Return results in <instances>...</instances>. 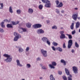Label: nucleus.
<instances>
[{"label":"nucleus","mask_w":80,"mask_h":80,"mask_svg":"<svg viewBox=\"0 0 80 80\" xmlns=\"http://www.w3.org/2000/svg\"><path fill=\"white\" fill-rule=\"evenodd\" d=\"M75 46L76 47H77V48H78L79 47V45L77 42H75Z\"/></svg>","instance_id":"e433bc0d"},{"label":"nucleus","mask_w":80,"mask_h":80,"mask_svg":"<svg viewBox=\"0 0 80 80\" xmlns=\"http://www.w3.org/2000/svg\"><path fill=\"white\" fill-rule=\"evenodd\" d=\"M60 38H61V39H63V38H65V35L63 34H61V35L60 36Z\"/></svg>","instance_id":"393cba45"},{"label":"nucleus","mask_w":80,"mask_h":80,"mask_svg":"<svg viewBox=\"0 0 80 80\" xmlns=\"http://www.w3.org/2000/svg\"><path fill=\"white\" fill-rule=\"evenodd\" d=\"M39 8L40 10H42L43 8V5L42 4H40L39 6Z\"/></svg>","instance_id":"c9c22d12"},{"label":"nucleus","mask_w":80,"mask_h":80,"mask_svg":"<svg viewBox=\"0 0 80 80\" xmlns=\"http://www.w3.org/2000/svg\"><path fill=\"white\" fill-rule=\"evenodd\" d=\"M38 34H43L45 33V31L42 29H38L37 31Z\"/></svg>","instance_id":"423d86ee"},{"label":"nucleus","mask_w":80,"mask_h":80,"mask_svg":"<svg viewBox=\"0 0 80 80\" xmlns=\"http://www.w3.org/2000/svg\"><path fill=\"white\" fill-rule=\"evenodd\" d=\"M56 5H58L59 3V1L58 0H57L56 1Z\"/></svg>","instance_id":"de8ad7c7"},{"label":"nucleus","mask_w":80,"mask_h":80,"mask_svg":"<svg viewBox=\"0 0 80 80\" xmlns=\"http://www.w3.org/2000/svg\"><path fill=\"white\" fill-rule=\"evenodd\" d=\"M52 29H57V27L56 26H54L52 27Z\"/></svg>","instance_id":"58836bf2"},{"label":"nucleus","mask_w":80,"mask_h":80,"mask_svg":"<svg viewBox=\"0 0 80 80\" xmlns=\"http://www.w3.org/2000/svg\"><path fill=\"white\" fill-rule=\"evenodd\" d=\"M4 22H8V20H7V19H5V20H4Z\"/></svg>","instance_id":"5fc2aeb1"},{"label":"nucleus","mask_w":80,"mask_h":80,"mask_svg":"<svg viewBox=\"0 0 80 80\" xmlns=\"http://www.w3.org/2000/svg\"><path fill=\"white\" fill-rule=\"evenodd\" d=\"M63 48H66V46H65V43H64L63 45Z\"/></svg>","instance_id":"09e8293b"},{"label":"nucleus","mask_w":80,"mask_h":80,"mask_svg":"<svg viewBox=\"0 0 80 80\" xmlns=\"http://www.w3.org/2000/svg\"><path fill=\"white\" fill-rule=\"evenodd\" d=\"M16 12L18 14H20L21 13V10L20 9L17 10Z\"/></svg>","instance_id":"c85d7f7f"},{"label":"nucleus","mask_w":80,"mask_h":80,"mask_svg":"<svg viewBox=\"0 0 80 80\" xmlns=\"http://www.w3.org/2000/svg\"><path fill=\"white\" fill-rule=\"evenodd\" d=\"M47 23H50V21L48 20V21H47Z\"/></svg>","instance_id":"052dcab7"},{"label":"nucleus","mask_w":80,"mask_h":80,"mask_svg":"<svg viewBox=\"0 0 80 80\" xmlns=\"http://www.w3.org/2000/svg\"><path fill=\"white\" fill-rule=\"evenodd\" d=\"M46 43L49 46L50 45V42L48 39L46 41Z\"/></svg>","instance_id":"c756f323"},{"label":"nucleus","mask_w":80,"mask_h":80,"mask_svg":"<svg viewBox=\"0 0 80 80\" xmlns=\"http://www.w3.org/2000/svg\"><path fill=\"white\" fill-rule=\"evenodd\" d=\"M65 70L66 73L68 75H70V71H68V70L66 68H65Z\"/></svg>","instance_id":"f3484780"},{"label":"nucleus","mask_w":80,"mask_h":80,"mask_svg":"<svg viewBox=\"0 0 80 80\" xmlns=\"http://www.w3.org/2000/svg\"><path fill=\"white\" fill-rule=\"evenodd\" d=\"M40 67H41L42 68V67H43V65L42 64H40Z\"/></svg>","instance_id":"4d7b16f0"},{"label":"nucleus","mask_w":80,"mask_h":80,"mask_svg":"<svg viewBox=\"0 0 80 80\" xmlns=\"http://www.w3.org/2000/svg\"><path fill=\"white\" fill-rule=\"evenodd\" d=\"M61 13H64V10H62L61 11Z\"/></svg>","instance_id":"13d9d810"},{"label":"nucleus","mask_w":80,"mask_h":80,"mask_svg":"<svg viewBox=\"0 0 80 80\" xmlns=\"http://www.w3.org/2000/svg\"><path fill=\"white\" fill-rule=\"evenodd\" d=\"M72 45H73V41L71 39L69 40L68 41V48H70L72 46Z\"/></svg>","instance_id":"7ed1b4c3"},{"label":"nucleus","mask_w":80,"mask_h":80,"mask_svg":"<svg viewBox=\"0 0 80 80\" xmlns=\"http://www.w3.org/2000/svg\"><path fill=\"white\" fill-rule=\"evenodd\" d=\"M1 7H0V9H3V4L1 3Z\"/></svg>","instance_id":"4c0bfd02"},{"label":"nucleus","mask_w":80,"mask_h":80,"mask_svg":"<svg viewBox=\"0 0 80 80\" xmlns=\"http://www.w3.org/2000/svg\"><path fill=\"white\" fill-rule=\"evenodd\" d=\"M7 27L8 28H13V26L11 24H8L7 25Z\"/></svg>","instance_id":"cd10ccee"},{"label":"nucleus","mask_w":80,"mask_h":80,"mask_svg":"<svg viewBox=\"0 0 80 80\" xmlns=\"http://www.w3.org/2000/svg\"><path fill=\"white\" fill-rule=\"evenodd\" d=\"M26 67L28 68H30L31 67V65L30 64H27L26 65Z\"/></svg>","instance_id":"473e14b6"},{"label":"nucleus","mask_w":80,"mask_h":80,"mask_svg":"<svg viewBox=\"0 0 80 80\" xmlns=\"http://www.w3.org/2000/svg\"><path fill=\"white\" fill-rule=\"evenodd\" d=\"M71 52L72 53H74V49H72Z\"/></svg>","instance_id":"6e6d98bb"},{"label":"nucleus","mask_w":80,"mask_h":80,"mask_svg":"<svg viewBox=\"0 0 80 80\" xmlns=\"http://www.w3.org/2000/svg\"><path fill=\"white\" fill-rule=\"evenodd\" d=\"M21 80H25V79H22Z\"/></svg>","instance_id":"338daca9"},{"label":"nucleus","mask_w":80,"mask_h":80,"mask_svg":"<svg viewBox=\"0 0 80 80\" xmlns=\"http://www.w3.org/2000/svg\"><path fill=\"white\" fill-rule=\"evenodd\" d=\"M60 34L62 35V34H63L64 33V31H61L59 32Z\"/></svg>","instance_id":"8fccbe9b"},{"label":"nucleus","mask_w":80,"mask_h":80,"mask_svg":"<svg viewBox=\"0 0 80 80\" xmlns=\"http://www.w3.org/2000/svg\"><path fill=\"white\" fill-rule=\"evenodd\" d=\"M48 38L47 37H43L41 39L42 41L44 42V43H46L47 41L48 40Z\"/></svg>","instance_id":"ddd939ff"},{"label":"nucleus","mask_w":80,"mask_h":80,"mask_svg":"<svg viewBox=\"0 0 80 80\" xmlns=\"http://www.w3.org/2000/svg\"><path fill=\"white\" fill-rule=\"evenodd\" d=\"M52 50H53L54 51H55L56 50V49H55V47L54 46H52Z\"/></svg>","instance_id":"a18cd8bd"},{"label":"nucleus","mask_w":80,"mask_h":80,"mask_svg":"<svg viewBox=\"0 0 80 80\" xmlns=\"http://www.w3.org/2000/svg\"><path fill=\"white\" fill-rule=\"evenodd\" d=\"M26 55H28V54H27V53H26Z\"/></svg>","instance_id":"774afa93"},{"label":"nucleus","mask_w":80,"mask_h":80,"mask_svg":"<svg viewBox=\"0 0 80 80\" xmlns=\"http://www.w3.org/2000/svg\"><path fill=\"white\" fill-rule=\"evenodd\" d=\"M67 36H68V38L69 39H72V36L70 34H66Z\"/></svg>","instance_id":"2f4dec72"},{"label":"nucleus","mask_w":80,"mask_h":80,"mask_svg":"<svg viewBox=\"0 0 80 80\" xmlns=\"http://www.w3.org/2000/svg\"><path fill=\"white\" fill-rule=\"evenodd\" d=\"M29 49L30 48H29V47H27L26 49V52H28Z\"/></svg>","instance_id":"49530a36"},{"label":"nucleus","mask_w":80,"mask_h":80,"mask_svg":"<svg viewBox=\"0 0 80 80\" xmlns=\"http://www.w3.org/2000/svg\"><path fill=\"white\" fill-rule=\"evenodd\" d=\"M0 58H1V52H0Z\"/></svg>","instance_id":"0e129e2a"},{"label":"nucleus","mask_w":80,"mask_h":80,"mask_svg":"<svg viewBox=\"0 0 80 80\" xmlns=\"http://www.w3.org/2000/svg\"><path fill=\"white\" fill-rule=\"evenodd\" d=\"M2 28H5V25L4 24V22H2L0 24Z\"/></svg>","instance_id":"a878e982"},{"label":"nucleus","mask_w":80,"mask_h":80,"mask_svg":"<svg viewBox=\"0 0 80 80\" xmlns=\"http://www.w3.org/2000/svg\"><path fill=\"white\" fill-rule=\"evenodd\" d=\"M21 28V30H22L23 32H27V28Z\"/></svg>","instance_id":"7c9ffc66"},{"label":"nucleus","mask_w":80,"mask_h":80,"mask_svg":"<svg viewBox=\"0 0 80 80\" xmlns=\"http://www.w3.org/2000/svg\"><path fill=\"white\" fill-rule=\"evenodd\" d=\"M12 23L13 25H17V24H18V23H19V22L17 21L16 22H15L14 21H12Z\"/></svg>","instance_id":"b1692460"},{"label":"nucleus","mask_w":80,"mask_h":80,"mask_svg":"<svg viewBox=\"0 0 80 80\" xmlns=\"http://www.w3.org/2000/svg\"><path fill=\"white\" fill-rule=\"evenodd\" d=\"M80 22H77L76 24V28H78L80 27Z\"/></svg>","instance_id":"4be33fe9"},{"label":"nucleus","mask_w":80,"mask_h":80,"mask_svg":"<svg viewBox=\"0 0 80 80\" xmlns=\"http://www.w3.org/2000/svg\"><path fill=\"white\" fill-rule=\"evenodd\" d=\"M72 18L74 20L76 21L77 19L78 18V14H73L72 15Z\"/></svg>","instance_id":"1a4fd4ad"},{"label":"nucleus","mask_w":80,"mask_h":80,"mask_svg":"<svg viewBox=\"0 0 80 80\" xmlns=\"http://www.w3.org/2000/svg\"><path fill=\"white\" fill-rule=\"evenodd\" d=\"M78 32H79V33H80V29L79 30Z\"/></svg>","instance_id":"69168bd1"},{"label":"nucleus","mask_w":80,"mask_h":80,"mask_svg":"<svg viewBox=\"0 0 80 80\" xmlns=\"http://www.w3.org/2000/svg\"><path fill=\"white\" fill-rule=\"evenodd\" d=\"M62 63H63V65L64 66H65L67 64H66V61L64 60V59H61L60 61Z\"/></svg>","instance_id":"dca6fc26"},{"label":"nucleus","mask_w":80,"mask_h":80,"mask_svg":"<svg viewBox=\"0 0 80 80\" xmlns=\"http://www.w3.org/2000/svg\"><path fill=\"white\" fill-rule=\"evenodd\" d=\"M75 10H78V8H74Z\"/></svg>","instance_id":"680f3d73"},{"label":"nucleus","mask_w":80,"mask_h":80,"mask_svg":"<svg viewBox=\"0 0 80 80\" xmlns=\"http://www.w3.org/2000/svg\"><path fill=\"white\" fill-rule=\"evenodd\" d=\"M57 65V63L55 61H53L52 62V64H49V67L51 68H53L54 69L55 68L54 66H56Z\"/></svg>","instance_id":"20e7f679"},{"label":"nucleus","mask_w":80,"mask_h":80,"mask_svg":"<svg viewBox=\"0 0 80 80\" xmlns=\"http://www.w3.org/2000/svg\"><path fill=\"white\" fill-rule=\"evenodd\" d=\"M68 80H72V78L68 77Z\"/></svg>","instance_id":"864d4df0"},{"label":"nucleus","mask_w":80,"mask_h":80,"mask_svg":"<svg viewBox=\"0 0 80 80\" xmlns=\"http://www.w3.org/2000/svg\"><path fill=\"white\" fill-rule=\"evenodd\" d=\"M56 13L58 14L60 13V10L58 9H56Z\"/></svg>","instance_id":"79ce46f5"},{"label":"nucleus","mask_w":80,"mask_h":80,"mask_svg":"<svg viewBox=\"0 0 80 80\" xmlns=\"http://www.w3.org/2000/svg\"><path fill=\"white\" fill-rule=\"evenodd\" d=\"M16 62L17 63V65L18 66H19V67H23V65L20 64V60H17L16 61Z\"/></svg>","instance_id":"9b49d317"},{"label":"nucleus","mask_w":80,"mask_h":80,"mask_svg":"<svg viewBox=\"0 0 80 80\" xmlns=\"http://www.w3.org/2000/svg\"><path fill=\"white\" fill-rule=\"evenodd\" d=\"M52 45H54L55 47H57L58 45V43L57 42H53L52 43Z\"/></svg>","instance_id":"72a5a7b5"},{"label":"nucleus","mask_w":80,"mask_h":80,"mask_svg":"<svg viewBox=\"0 0 80 80\" xmlns=\"http://www.w3.org/2000/svg\"><path fill=\"white\" fill-rule=\"evenodd\" d=\"M37 61H40V60H41V59L40 57H38L37 58Z\"/></svg>","instance_id":"603ef678"},{"label":"nucleus","mask_w":80,"mask_h":80,"mask_svg":"<svg viewBox=\"0 0 80 80\" xmlns=\"http://www.w3.org/2000/svg\"><path fill=\"white\" fill-rule=\"evenodd\" d=\"M9 12L11 13H13V9H12V6H10L9 8Z\"/></svg>","instance_id":"412c9836"},{"label":"nucleus","mask_w":80,"mask_h":80,"mask_svg":"<svg viewBox=\"0 0 80 80\" xmlns=\"http://www.w3.org/2000/svg\"><path fill=\"white\" fill-rule=\"evenodd\" d=\"M20 38H21V36L20 35H18L17 36H16L14 39V41L15 42H17V41H18V40Z\"/></svg>","instance_id":"6e6552de"},{"label":"nucleus","mask_w":80,"mask_h":80,"mask_svg":"<svg viewBox=\"0 0 80 80\" xmlns=\"http://www.w3.org/2000/svg\"><path fill=\"white\" fill-rule=\"evenodd\" d=\"M75 33H76V31H75V30H74L73 31H72V35H74V34H75Z\"/></svg>","instance_id":"c03bdc74"},{"label":"nucleus","mask_w":80,"mask_h":80,"mask_svg":"<svg viewBox=\"0 0 80 80\" xmlns=\"http://www.w3.org/2000/svg\"><path fill=\"white\" fill-rule=\"evenodd\" d=\"M72 69L74 73H77V71L78 70L77 68L75 66H74L72 67Z\"/></svg>","instance_id":"9d476101"},{"label":"nucleus","mask_w":80,"mask_h":80,"mask_svg":"<svg viewBox=\"0 0 80 80\" xmlns=\"http://www.w3.org/2000/svg\"><path fill=\"white\" fill-rule=\"evenodd\" d=\"M4 32V30H3L2 28H1V29L0 30V32H1V33H3Z\"/></svg>","instance_id":"37998d69"},{"label":"nucleus","mask_w":80,"mask_h":80,"mask_svg":"<svg viewBox=\"0 0 80 80\" xmlns=\"http://www.w3.org/2000/svg\"><path fill=\"white\" fill-rule=\"evenodd\" d=\"M42 24H36L33 25V27L34 28H38L42 27Z\"/></svg>","instance_id":"39448f33"},{"label":"nucleus","mask_w":80,"mask_h":80,"mask_svg":"<svg viewBox=\"0 0 80 80\" xmlns=\"http://www.w3.org/2000/svg\"><path fill=\"white\" fill-rule=\"evenodd\" d=\"M26 26L28 28H31L32 23L30 22H28L26 24Z\"/></svg>","instance_id":"4468645a"},{"label":"nucleus","mask_w":80,"mask_h":80,"mask_svg":"<svg viewBox=\"0 0 80 80\" xmlns=\"http://www.w3.org/2000/svg\"><path fill=\"white\" fill-rule=\"evenodd\" d=\"M41 80H42V78H43L42 77H40L39 78Z\"/></svg>","instance_id":"e2e57ef3"},{"label":"nucleus","mask_w":80,"mask_h":80,"mask_svg":"<svg viewBox=\"0 0 80 80\" xmlns=\"http://www.w3.org/2000/svg\"><path fill=\"white\" fill-rule=\"evenodd\" d=\"M13 33H14V36H15V37H16V36H17V35H20L18 34V33H17V32H14Z\"/></svg>","instance_id":"ea45409f"},{"label":"nucleus","mask_w":80,"mask_h":80,"mask_svg":"<svg viewBox=\"0 0 80 80\" xmlns=\"http://www.w3.org/2000/svg\"><path fill=\"white\" fill-rule=\"evenodd\" d=\"M62 78L64 80H67V77L65 76H63L62 77Z\"/></svg>","instance_id":"a19ab883"},{"label":"nucleus","mask_w":80,"mask_h":80,"mask_svg":"<svg viewBox=\"0 0 80 80\" xmlns=\"http://www.w3.org/2000/svg\"><path fill=\"white\" fill-rule=\"evenodd\" d=\"M50 80H55V78L53 77V76L52 74H51L50 76Z\"/></svg>","instance_id":"5701e85b"},{"label":"nucleus","mask_w":80,"mask_h":80,"mask_svg":"<svg viewBox=\"0 0 80 80\" xmlns=\"http://www.w3.org/2000/svg\"><path fill=\"white\" fill-rule=\"evenodd\" d=\"M42 69H43V70H47V68L45 66V65H43L42 67Z\"/></svg>","instance_id":"f704fd0d"},{"label":"nucleus","mask_w":80,"mask_h":80,"mask_svg":"<svg viewBox=\"0 0 80 80\" xmlns=\"http://www.w3.org/2000/svg\"><path fill=\"white\" fill-rule=\"evenodd\" d=\"M41 53L44 57H47L48 56L47 55V51L43 49L41 50Z\"/></svg>","instance_id":"f03ea898"},{"label":"nucleus","mask_w":80,"mask_h":80,"mask_svg":"<svg viewBox=\"0 0 80 80\" xmlns=\"http://www.w3.org/2000/svg\"><path fill=\"white\" fill-rule=\"evenodd\" d=\"M3 56L7 58L6 59L4 60V61L6 62L7 63H8V62L10 63L12 61V58H13L10 55L5 54L3 55Z\"/></svg>","instance_id":"f257e3e1"},{"label":"nucleus","mask_w":80,"mask_h":80,"mask_svg":"<svg viewBox=\"0 0 80 80\" xmlns=\"http://www.w3.org/2000/svg\"><path fill=\"white\" fill-rule=\"evenodd\" d=\"M74 23L73 22L72 23V24L70 26V28H71V30H73V28H74Z\"/></svg>","instance_id":"bb28decb"},{"label":"nucleus","mask_w":80,"mask_h":80,"mask_svg":"<svg viewBox=\"0 0 80 80\" xmlns=\"http://www.w3.org/2000/svg\"><path fill=\"white\" fill-rule=\"evenodd\" d=\"M16 47L17 48H18V51L20 53H22L24 51V50H23V48H22L21 47H20L19 46H16Z\"/></svg>","instance_id":"0eeeda50"},{"label":"nucleus","mask_w":80,"mask_h":80,"mask_svg":"<svg viewBox=\"0 0 80 80\" xmlns=\"http://www.w3.org/2000/svg\"><path fill=\"white\" fill-rule=\"evenodd\" d=\"M41 1L44 3H50V1L48 0H41Z\"/></svg>","instance_id":"6ab92c4d"},{"label":"nucleus","mask_w":80,"mask_h":80,"mask_svg":"<svg viewBox=\"0 0 80 80\" xmlns=\"http://www.w3.org/2000/svg\"><path fill=\"white\" fill-rule=\"evenodd\" d=\"M58 73L59 74V75H62V71H58Z\"/></svg>","instance_id":"3c124183"},{"label":"nucleus","mask_w":80,"mask_h":80,"mask_svg":"<svg viewBox=\"0 0 80 80\" xmlns=\"http://www.w3.org/2000/svg\"><path fill=\"white\" fill-rule=\"evenodd\" d=\"M33 10L32 8H29L28 9V13H30V14H32L33 13Z\"/></svg>","instance_id":"2eb2a0df"},{"label":"nucleus","mask_w":80,"mask_h":80,"mask_svg":"<svg viewBox=\"0 0 80 80\" xmlns=\"http://www.w3.org/2000/svg\"><path fill=\"white\" fill-rule=\"evenodd\" d=\"M63 3L62 2H60V4L58 6H57V7H58V8H60L61 7H63Z\"/></svg>","instance_id":"a211bd4d"},{"label":"nucleus","mask_w":80,"mask_h":80,"mask_svg":"<svg viewBox=\"0 0 80 80\" xmlns=\"http://www.w3.org/2000/svg\"><path fill=\"white\" fill-rule=\"evenodd\" d=\"M56 50H58L60 52H63V50L62 48H60V47H58L56 48Z\"/></svg>","instance_id":"aec40b11"},{"label":"nucleus","mask_w":80,"mask_h":80,"mask_svg":"<svg viewBox=\"0 0 80 80\" xmlns=\"http://www.w3.org/2000/svg\"><path fill=\"white\" fill-rule=\"evenodd\" d=\"M68 77H69L70 78H72V75H69V76H68Z\"/></svg>","instance_id":"bf43d9fd"},{"label":"nucleus","mask_w":80,"mask_h":80,"mask_svg":"<svg viewBox=\"0 0 80 80\" xmlns=\"http://www.w3.org/2000/svg\"><path fill=\"white\" fill-rule=\"evenodd\" d=\"M45 7L46 8H50L51 7V3L50 2H48L46 3L45 5Z\"/></svg>","instance_id":"f8f14e48"}]
</instances>
